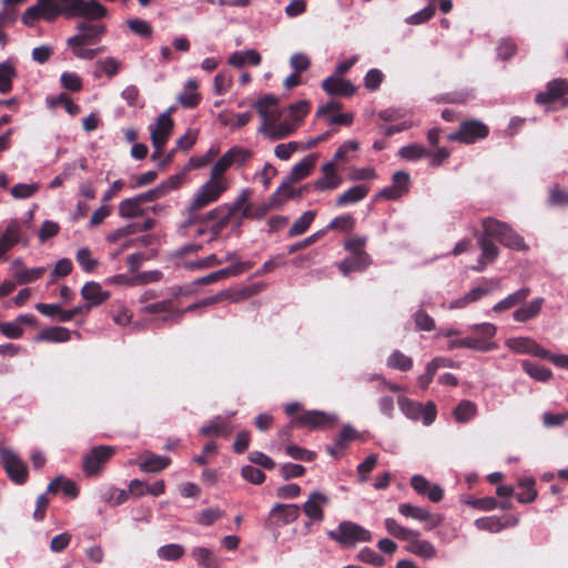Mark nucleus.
Returning a JSON list of instances; mask_svg holds the SVG:
<instances>
[{
	"instance_id": "55",
	"label": "nucleus",
	"mask_w": 568,
	"mask_h": 568,
	"mask_svg": "<svg viewBox=\"0 0 568 568\" xmlns=\"http://www.w3.org/2000/svg\"><path fill=\"white\" fill-rule=\"evenodd\" d=\"M185 554L183 546L179 544H169L158 549V556L163 560H178Z\"/></svg>"
},
{
	"instance_id": "13",
	"label": "nucleus",
	"mask_w": 568,
	"mask_h": 568,
	"mask_svg": "<svg viewBox=\"0 0 568 568\" xmlns=\"http://www.w3.org/2000/svg\"><path fill=\"white\" fill-rule=\"evenodd\" d=\"M114 454L112 446L100 445L93 447L83 456L82 470L88 477L97 476Z\"/></svg>"
},
{
	"instance_id": "49",
	"label": "nucleus",
	"mask_w": 568,
	"mask_h": 568,
	"mask_svg": "<svg viewBox=\"0 0 568 568\" xmlns=\"http://www.w3.org/2000/svg\"><path fill=\"white\" fill-rule=\"evenodd\" d=\"M230 156L224 153L211 169L210 180L215 182H227L224 173L231 168Z\"/></svg>"
},
{
	"instance_id": "56",
	"label": "nucleus",
	"mask_w": 568,
	"mask_h": 568,
	"mask_svg": "<svg viewBox=\"0 0 568 568\" xmlns=\"http://www.w3.org/2000/svg\"><path fill=\"white\" fill-rule=\"evenodd\" d=\"M129 29L141 38H150L153 34L152 26L142 19L133 18L126 21Z\"/></svg>"
},
{
	"instance_id": "31",
	"label": "nucleus",
	"mask_w": 568,
	"mask_h": 568,
	"mask_svg": "<svg viewBox=\"0 0 568 568\" xmlns=\"http://www.w3.org/2000/svg\"><path fill=\"white\" fill-rule=\"evenodd\" d=\"M170 464V457L146 452L139 467L144 473H158L165 469Z\"/></svg>"
},
{
	"instance_id": "18",
	"label": "nucleus",
	"mask_w": 568,
	"mask_h": 568,
	"mask_svg": "<svg viewBox=\"0 0 568 568\" xmlns=\"http://www.w3.org/2000/svg\"><path fill=\"white\" fill-rule=\"evenodd\" d=\"M410 176L405 171H396L392 176V185L382 189L376 199L398 200L409 192Z\"/></svg>"
},
{
	"instance_id": "47",
	"label": "nucleus",
	"mask_w": 568,
	"mask_h": 568,
	"mask_svg": "<svg viewBox=\"0 0 568 568\" xmlns=\"http://www.w3.org/2000/svg\"><path fill=\"white\" fill-rule=\"evenodd\" d=\"M398 155L407 161H418L430 155V151L420 144H409L402 146Z\"/></svg>"
},
{
	"instance_id": "43",
	"label": "nucleus",
	"mask_w": 568,
	"mask_h": 568,
	"mask_svg": "<svg viewBox=\"0 0 568 568\" xmlns=\"http://www.w3.org/2000/svg\"><path fill=\"white\" fill-rule=\"evenodd\" d=\"M356 225V220L352 214H342L334 217L324 230L351 233Z\"/></svg>"
},
{
	"instance_id": "11",
	"label": "nucleus",
	"mask_w": 568,
	"mask_h": 568,
	"mask_svg": "<svg viewBox=\"0 0 568 568\" xmlns=\"http://www.w3.org/2000/svg\"><path fill=\"white\" fill-rule=\"evenodd\" d=\"M489 128L479 120H465L459 124V129L447 135L450 142H460L464 144H473L478 140L487 138Z\"/></svg>"
},
{
	"instance_id": "53",
	"label": "nucleus",
	"mask_w": 568,
	"mask_h": 568,
	"mask_svg": "<svg viewBox=\"0 0 568 568\" xmlns=\"http://www.w3.org/2000/svg\"><path fill=\"white\" fill-rule=\"evenodd\" d=\"M359 149V144L355 140L345 141L335 152L332 163L338 165L339 163H347L349 158L347 154L349 152H355Z\"/></svg>"
},
{
	"instance_id": "9",
	"label": "nucleus",
	"mask_w": 568,
	"mask_h": 568,
	"mask_svg": "<svg viewBox=\"0 0 568 568\" xmlns=\"http://www.w3.org/2000/svg\"><path fill=\"white\" fill-rule=\"evenodd\" d=\"M535 103L538 105L560 104L561 108L568 106V81L557 78L546 84L544 91L535 97Z\"/></svg>"
},
{
	"instance_id": "46",
	"label": "nucleus",
	"mask_w": 568,
	"mask_h": 568,
	"mask_svg": "<svg viewBox=\"0 0 568 568\" xmlns=\"http://www.w3.org/2000/svg\"><path fill=\"white\" fill-rule=\"evenodd\" d=\"M39 339L54 343L67 342L70 339V331L61 326L44 328L39 333Z\"/></svg>"
},
{
	"instance_id": "22",
	"label": "nucleus",
	"mask_w": 568,
	"mask_h": 568,
	"mask_svg": "<svg viewBox=\"0 0 568 568\" xmlns=\"http://www.w3.org/2000/svg\"><path fill=\"white\" fill-rule=\"evenodd\" d=\"M329 503V498L321 493L313 491L310 494L308 499L303 504L301 510L310 518V523H306V526H310L313 521L320 523L324 519L323 506Z\"/></svg>"
},
{
	"instance_id": "48",
	"label": "nucleus",
	"mask_w": 568,
	"mask_h": 568,
	"mask_svg": "<svg viewBox=\"0 0 568 568\" xmlns=\"http://www.w3.org/2000/svg\"><path fill=\"white\" fill-rule=\"evenodd\" d=\"M191 555L203 568H217L216 558L209 548L195 547Z\"/></svg>"
},
{
	"instance_id": "15",
	"label": "nucleus",
	"mask_w": 568,
	"mask_h": 568,
	"mask_svg": "<svg viewBox=\"0 0 568 568\" xmlns=\"http://www.w3.org/2000/svg\"><path fill=\"white\" fill-rule=\"evenodd\" d=\"M0 458L8 477L18 485L27 481L28 469L22 459L11 449L1 448Z\"/></svg>"
},
{
	"instance_id": "17",
	"label": "nucleus",
	"mask_w": 568,
	"mask_h": 568,
	"mask_svg": "<svg viewBox=\"0 0 568 568\" xmlns=\"http://www.w3.org/2000/svg\"><path fill=\"white\" fill-rule=\"evenodd\" d=\"M254 267V262H245V263H235L231 264L230 266L225 268H221L219 271L212 272L205 276L199 277L194 281L195 285H210L220 281H223L225 278L241 275Z\"/></svg>"
},
{
	"instance_id": "35",
	"label": "nucleus",
	"mask_w": 568,
	"mask_h": 568,
	"mask_svg": "<svg viewBox=\"0 0 568 568\" xmlns=\"http://www.w3.org/2000/svg\"><path fill=\"white\" fill-rule=\"evenodd\" d=\"M542 303H544V298L538 297V298L530 301L529 303L524 304L523 306H520L519 308H517L514 312V314H513L514 320L516 322L524 323V322H527V321L536 317L541 311Z\"/></svg>"
},
{
	"instance_id": "29",
	"label": "nucleus",
	"mask_w": 568,
	"mask_h": 568,
	"mask_svg": "<svg viewBox=\"0 0 568 568\" xmlns=\"http://www.w3.org/2000/svg\"><path fill=\"white\" fill-rule=\"evenodd\" d=\"M372 264L369 254L352 255L345 257L339 264L338 270L344 276H348L353 272H363Z\"/></svg>"
},
{
	"instance_id": "38",
	"label": "nucleus",
	"mask_w": 568,
	"mask_h": 568,
	"mask_svg": "<svg viewBox=\"0 0 568 568\" xmlns=\"http://www.w3.org/2000/svg\"><path fill=\"white\" fill-rule=\"evenodd\" d=\"M230 433L231 427L229 423L221 416L213 418L210 423L202 426L200 429V434L203 436L226 437L230 435Z\"/></svg>"
},
{
	"instance_id": "42",
	"label": "nucleus",
	"mask_w": 568,
	"mask_h": 568,
	"mask_svg": "<svg viewBox=\"0 0 568 568\" xmlns=\"http://www.w3.org/2000/svg\"><path fill=\"white\" fill-rule=\"evenodd\" d=\"M535 479L532 477L521 478L518 483L520 491L516 494V498L519 503L527 504L531 503L537 497V490L535 489Z\"/></svg>"
},
{
	"instance_id": "58",
	"label": "nucleus",
	"mask_w": 568,
	"mask_h": 568,
	"mask_svg": "<svg viewBox=\"0 0 568 568\" xmlns=\"http://www.w3.org/2000/svg\"><path fill=\"white\" fill-rule=\"evenodd\" d=\"M499 287V281L498 280H489L486 282V285L477 286L470 290L466 295L470 303L476 302L480 300L483 296L489 294L493 290H496Z\"/></svg>"
},
{
	"instance_id": "40",
	"label": "nucleus",
	"mask_w": 568,
	"mask_h": 568,
	"mask_svg": "<svg viewBox=\"0 0 568 568\" xmlns=\"http://www.w3.org/2000/svg\"><path fill=\"white\" fill-rule=\"evenodd\" d=\"M129 498V493L125 489H120L114 486H108L100 490V499L111 506H118L125 503Z\"/></svg>"
},
{
	"instance_id": "64",
	"label": "nucleus",
	"mask_w": 568,
	"mask_h": 568,
	"mask_svg": "<svg viewBox=\"0 0 568 568\" xmlns=\"http://www.w3.org/2000/svg\"><path fill=\"white\" fill-rule=\"evenodd\" d=\"M357 558L366 564L373 565L375 567H382L385 564V559L376 552L374 549L364 547L359 550Z\"/></svg>"
},
{
	"instance_id": "30",
	"label": "nucleus",
	"mask_w": 568,
	"mask_h": 568,
	"mask_svg": "<svg viewBox=\"0 0 568 568\" xmlns=\"http://www.w3.org/2000/svg\"><path fill=\"white\" fill-rule=\"evenodd\" d=\"M516 518H503L496 516H486L475 520V526L479 530H486L489 532H498L501 529L517 524Z\"/></svg>"
},
{
	"instance_id": "19",
	"label": "nucleus",
	"mask_w": 568,
	"mask_h": 568,
	"mask_svg": "<svg viewBox=\"0 0 568 568\" xmlns=\"http://www.w3.org/2000/svg\"><path fill=\"white\" fill-rule=\"evenodd\" d=\"M235 215L236 214L229 207V204H223L203 215V220L199 223L203 224L206 221H214V224L211 226V240H215L227 226V224L235 217Z\"/></svg>"
},
{
	"instance_id": "60",
	"label": "nucleus",
	"mask_w": 568,
	"mask_h": 568,
	"mask_svg": "<svg viewBox=\"0 0 568 568\" xmlns=\"http://www.w3.org/2000/svg\"><path fill=\"white\" fill-rule=\"evenodd\" d=\"M60 82L65 90L71 92H79L83 88L82 79L75 72H63Z\"/></svg>"
},
{
	"instance_id": "5",
	"label": "nucleus",
	"mask_w": 568,
	"mask_h": 568,
	"mask_svg": "<svg viewBox=\"0 0 568 568\" xmlns=\"http://www.w3.org/2000/svg\"><path fill=\"white\" fill-rule=\"evenodd\" d=\"M229 189V182H215L207 180L195 193L193 200L189 204L186 212L187 217L182 223L183 230L189 229L192 225L203 220V215L199 211L216 202L221 195Z\"/></svg>"
},
{
	"instance_id": "27",
	"label": "nucleus",
	"mask_w": 568,
	"mask_h": 568,
	"mask_svg": "<svg viewBox=\"0 0 568 568\" xmlns=\"http://www.w3.org/2000/svg\"><path fill=\"white\" fill-rule=\"evenodd\" d=\"M369 191H371V187L368 185H365V184L354 185V186L349 187L348 190H346L345 192L341 193L335 199V206L336 207H345L348 205L356 204V203L363 201L368 195Z\"/></svg>"
},
{
	"instance_id": "26",
	"label": "nucleus",
	"mask_w": 568,
	"mask_h": 568,
	"mask_svg": "<svg viewBox=\"0 0 568 568\" xmlns=\"http://www.w3.org/2000/svg\"><path fill=\"white\" fill-rule=\"evenodd\" d=\"M81 295L85 304L82 306H88V313L92 307L99 306L109 300L110 293L104 291L102 286L98 282H88L81 288Z\"/></svg>"
},
{
	"instance_id": "63",
	"label": "nucleus",
	"mask_w": 568,
	"mask_h": 568,
	"mask_svg": "<svg viewBox=\"0 0 568 568\" xmlns=\"http://www.w3.org/2000/svg\"><path fill=\"white\" fill-rule=\"evenodd\" d=\"M366 243V236H353L345 241L344 250L349 252L352 255L367 254L364 250Z\"/></svg>"
},
{
	"instance_id": "51",
	"label": "nucleus",
	"mask_w": 568,
	"mask_h": 568,
	"mask_svg": "<svg viewBox=\"0 0 568 568\" xmlns=\"http://www.w3.org/2000/svg\"><path fill=\"white\" fill-rule=\"evenodd\" d=\"M75 260L87 273H92L99 266V261L92 257V253L88 247L78 250Z\"/></svg>"
},
{
	"instance_id": "12",
	"label": "nucleus",
	"mask_w": 568,
	"mask_h": 568,
	"mask_svg": "<svg viewBox=\"0 0 568 568\" xmlns=\"http://www.w3.org/2000/svg\"><path fill=\"white\" fill-rule=\"evenodd\" d=\"M400 410L413 420H422L425 426L433 424L437 416V409L433 402L423 405L420 403L402 397L398 399Z\"/></svg>"
},
{
	"instance_id": "28",
	"label": "nucleus",
	"mask_w": 568,
	"mask_h": 568,
	"mask_svg": "<svg viewBox=\"0 0 568 568\" xmlns=\"http://www.w3.org/2000/svg\"><path fill=\"white\" fill-rule=\"evenodd\" d=\"M21 237V225L17 220H12L6 227L0 237V258H2Z\"/></svg>"
},
{
	"instance_id": "24",
	"label": "nucleus",
	"mask_w": 568,
	"mask_h": 568,
	"mask_svg": "<svg viewBox=\"0 0 568 568\" xmlns=\"http://www.w3.org/2000/svg\"><path fill=\"white\" fill-rule=\"evenodd\" d=\"M410 486L420 496H426L432 503H439L444 498V490L437 484H432L423 475H414Z\"/></svg>"
},
{
	"instance_id": "45",
	"label": "nucleus",
	"mask_w": 568,
	"mask_h": 568,
	"mask_svg": "<svg viewBox=\"0 0 568 568\" xmlns=\"http://www.w3.org/2000/svg\"><path fill=\"white\" fill-rule=\"evenodd\" d=\"M292 184H294V182H290V179L286 178V180L272 194L270 199L272 206H281L286 201L294 199V187Z\"/></svg>"
},
{
	"instance_id": "34",
	"label": "nucleus",
	"mask_w": 568,
	"mask_h": 568,
	"mask_svg": "<svg viewBox=\"0 0 568 568\" xmlns=\"http://www.w3.org/2000/svg\"><path fill=\"white\" fill-rule=\"evenodd\" d=\"M143 203L138 196L124 199L119 204V215L123 219H134L145 214Z\"/></svg>"
},
{
	"instance_id": "2",
	"label": "nucleus",
	"mask_w": 568,
	"mask_h": 568,
	"mask_svg": "<svg viewBox=\"0 0 568 568\" xmlns=\"http://www.w3.org/2000/svg\"><path fill=\"white\" fill-rule=\"evenodd\" d=\"M497 327L491 323H481L471 327V333L465 337H457L462 332L455 328L440 327L436 338L449 337L447 351L466 348L475 352H490L497 348L494 337Z\"/></svg>"
},
{
	"instance_id": "57",
	"label": "nucleus",
	"mask_w": 568,
	"mask_h": 568,
	"mask_svg": "<svg viewBox=\"0 0 568 568\" xmlns=\"http://www.w3.org/2000/svg\"><path fill=\"white\" fill-rule=\"evenodd\" d=\"M285 454L292 459L302 462H312L316 457L315 452L305 449L295 444L287 445L285 448Z\"/></svg>"
},
{
	"instance_id": "44",
	"label": "nucleus",
	"mask_w": 568,
	"mask_h": 568,
	"mask_svg": "<svg viewBox=\"0 0 568 568\" xmlns=\"http://www.w3.org/2000/svg\"><path fill=\"white\" fill-rule=\"evenodd\" d=\"M17 75V70L10 62L0 63V93L7 94L12 90V81Z\"/></svg>"
},
{
	"instance_id": "20",
	"label": "nucleus",
	"mask_w": 568,
	"mask_h": 568,
	"mask_svg": "<svg viewBox=\"0 0 568 568\" xmlns=\"http://www.w3.org/2000/svg\"><path fill=\"white\" fill-rule=\"evenodd\" d=\"M173 119L170 111L159 115L155 125H151V141L154 149L165 148V144L173 130Z\"/></svg>"
},
{
	"instance_id": "16",
	"label": "nucleus",
	"mask_w": 568,
	"mask_h": 568,
	"mask_svg": "<svg viewBox=\"0 0 568 568\" xmlns=\"http://www.w3.org/2000/svg\"><path fill=\"white\" fill-rule=\"evenodd\" d=\"M398 513L406 518H413L425 523V529L427 530L436 528L443 520L440 515L432 514L427 508L415 506L409 503L399 504Z\"/></svg>"
},
{
	"instance_id": "36",
	"label": "nucleus",
	"mask_w": 568,
	"mask_h": 568,
	"mask_svg": "<svg viewBox=\"0 0 568 568\" xmlns=\"http://www.w3.org/2000/svg\"><path fill=\"white\" fill-rule=\"evenodd\" d=\"M475 235L477 236L478 245L481 250V258L486 260L488 263H494L495 260L499 255V248L498 246L493 242V237L489 235H486V232L483 230L481 234H478V232H475Z\"/></svg>"
},
{
	"instance_id": "10",
	"label": "nucleus",
	"mask_w": 568,
	"mask_h": 568,
	"mask_svg": "<svg viewBox=\"0 0 568 568\" xmlns=\"http://www.w3.org/2000/svg\"><path fill=\"white\" fill-rule=\"evenodd\" d=\"M300 515L301 507L296 504H275L264 521V527L268 530H277L296 521Z\"/></svg>"
},
{
	"instance_id": "41",
	"label": "nucleus",
	"mask_w": 568,
	"mask_h": 568,
	"mask_svg": "<svg viewBox=\"0 0 568 568\" xmlns=\"http://www.w3.org/2000/svg\"><path fill=\"white\" fill-rule=\"evenodd\" d=\"M316 212L315 211H306L304 212L291 226L288 230L287 236L288 237H296L298 235L304 234L315 220Z\"/></svg>"
},
{
	"instance_id": "4",
	"label": "nucleus",
	"mask_w": 568,
	"mask_h": 568,
	"mask_svg": "<svg viewBox=\"0 0 568 568\" xmlns=\"http://www.w3.org/2000/svg\"><path fill=\"white\" fill-rule=\"evenodd\" d=\"M277 103V98L272 94H266L253 104V108L262 118L260 131L274 141L291 135L298 126V124L293 120L280 122L282 114L276 109Z\"/></svg>"
},
{
	"instance_id": "37",
	"label": "nucleus",
	"mask_w": 568,
	"mask_h": 568,
	"mask_svg": "<svg viewBox=\"0 0 568 568\" xmlns=\"http://www.w3.org/2000/svg\"><path fill=\"white\" fill-rule=\"evenodd\" d=\"M530 294V290L528 287H523L511 294H509L504 300L499 301L494 305L493 311L496 313H500L507 310H510L521 302H524Z\"/></svg>"
},
{
	"instance_id": "54",
	"label": "nucleus",
	"mask_w": 568,
	"mask_h": 568,
	"mask_svg": "<svg viewBox=\"0 0 568 568\" xmlns=\"http://www.w3.org/2000/svg\"><path fill=\"white\" fill-rule=\"evenodd\" d=\"M454 417L457 422L466 423L469 422L476 414V406L469 400H463L454 409Z\"/></svg>"
},
{
	"instance_id": "8",
	"label": "nucleus",
	"mask_w": 568,
	"mask_h": 568,
	"mask_svg": "<svg viewBox=\"0 0 568 568\" xmlns=\"http://www.w3.org/2000/svg\"><path fill=\"white\" fill-rule=\"evenodd\" d=\"M327 536L342 547H353L357 542L372 540V532L363 526L353 521H342L336 529L328 530Z\"/></svg>"
},
{
	"instance_id": "7",
	"label": "nucleus",
	"mask_w": 568,
	"mask_h": 568,
	"mask_svg": "<svg viewBox=\"0 0 568 568\" xmlns=\"http://www.w3.org/2000/svg\"><path fill=\"white\" fill-rule=\"evenodd\" d=\"M481 227L486 232V235L491 236L508 248L515 251H527L529 248L524 237L514 231L506 222L495 217H485L481 221Z\"/></svg>"
},
{
	"instance_id": "33",
	"label": "nucleus",
	"mask_w": 568,
	"mask_h": 568,
	"mask_svg": "<svg viewBox=\"0 0 568 568\" xmlns=\"http://www.w3.org/2000/svg\"><path fill=\"white\" fill-rule=\"evenodd\" d=\"M175 311L176 310H174V304L171 300L148 304L142 308V312L145 314L165 313L166 315L161 318L163 322H176V315L174 314Z\"/></svg>"
},
{
	"instance_id": "39",
	"label": "nucleus",
	"mask_w": 568,
	"mask_h": 568,
	"mask_svg": "<svg viewBox=\"0 0 568 568\" xmlns=\"http://www.w3.org/2000/svg\"><path fill=\"white\" fill-rule=\"evenodd\" d=\"M197 82L195 80H189L184 87V91L178 97V101L184 108L193 109L200 101L201 95L196 92Z\"/></svg>"
},
{
	"instance_id": "23",
	"label": "nucleus",
	"mask_w": 568,
	"mask_h": 568,
	"mask_svg": "<svg viewBox=\"0 0 568 568\" xmlns=\"http://www.w3.org/2000/svg\"><path fill=\"white\" fill-rule=\"evenodd\" d=\"M505 345L511 353L527 355H552L550 352L541 347L535 339L530 337H513L505 342Z\"/></svg>"
},
{
	"instance_id": "59",
	"label": "nucleus",
	"mask_w": 568,
	"mask_h": 568,
	"mask_svg": "<svg viewBox=\"0 0 568 568\" xmlns=\"http://www.w3.org/2000/svg\"><path fill=\"white\" fill-rule=\"evenodd\" d=\"M224 511L219 508H207L195 515V520L202 526H211L214 521L221 519Z\"/></svg>"
},
{
	"instance_id": "21",
	"label": "nucleus",
	"mask_w": 568,
	"mask_h": 568,
	"mask_svg": "<svg viewBox=\"0 0 568 568\" xmlns=\"http://www.w3.org/2000/svg\"><path fill=\"white\" fill-rule=\"evenodd\" d=\"M322 175L312 183V186L317 192L332 191L337 189L343 183V178L337 172V165L332 162H326L321 166Z\"/></svg>"
},
{
	"instance_id": "3",
	"label": "nucleus",
	"mask_w": 568,
	"mask_h": 568,
	"mask_svg": "<svg viewBox=\"0 0 568 568\" xmlns=\"http://www.w3.org/2000/svg\"><path fill=\"white\" fill-rule=\"evenodd\" d=\"M77 34L68 38L67 45L72 50L75 58L81 60H93L104 51V47L88 49L87 45L98 44L106 34V26L100 20L81 19L75 24Z\"/></svg>"
},
{
	"instance_id": "14",
	"label": "nucleus",
	"mask_w": 568,
	"mask_h": 568,
	"mask_svg": "<svg viewBox=\"0 0 568 568\" xmlns=\"http://www.w3.org/2000/svg\"><path fill=\"white\" fill-rule=\"evenodd\" d=\"M337 423V416L323 410L312 409L293 418V425L297 428L310 430L332 428Z\"/></svg>"
},
{
	"instance_id": "32",
	"label": "nucleus",
	"mask_w": 568,
	"mask_h": 568,
	"mask_svg": "<svg viewBox=\"0 0 568 568\" xmlns=\"http://www.w3.org/2000/svg\"><path fill=\"white\" fill-rule=\"evenodd\" d=\"M316 165V155L311 154L305 156L301 162L295 164L290 174L287 175V179H290V182H298L305 178H307L312 171L314 170Z\"/></svg>"
},
{
	"instance_id": "1",
	"label": "nucleus",
	"mask_w": 568,
	"mask_h": 568,
	"mask_svg": "<svg viewBox=\"0 0 568 568\" xmlns=\"http://www.w3.org/2000/svg\"><path fill=\"white\" fill-rule=\"evenodd\" d=\"M21 17L24 26L34 27L37 21L43 19L53 22L59 17L67 19L101 20L108 16V9L98 1L87 0H37Z\"/></svg>"
},
{
	"instance_id": "6",
	"label": "nucleus",
	"mask_w": 568,
	"mask_h": 568,
	"mask_svg": "<svg viewBox=\"0 0 568 568\" xmlns=\"http://www.w3.org/2000/svg\"><path fill=\"white\" fill-rule=\"evenodd\" d=\"M385 529L393 537L406 541V550L424 559H432L436 557L437 550L434 545L428 540H420L419 531L406 528L399 525L394 518H386L384 520Z\"/></svg>"
},
{
	"instance_id": "62",
	"label": "nucleus",
	"mask_w": 568,
	"mask_h": 568,
	"mask_svg": "<svg viewBox=\"0 0 568 568\" xmlns=\"http://www.w3.org/2000/svg\"><path fill=\"white\" fill-rule=\"evenodd\" d=\"M321 253L317 250H313L307 254L295 256L291 263L298 268H307L320 262Z\"/></svg>"
},
{
	"instance_id": "25",
	"label": "nucleus",
	"mask_w": 568,
	"mask_h": 568,
	"mask_svg": "<svg viewBox=\"0 0 568 568\" xmlns=\"http://www.w3.org/2000/svg\"><path fill=\"white\" fill-rule=\"evenodd\" d=\"M322 89L329 95H338L344 98L353 97L357 88L346 79L341 77H328L323 80Z\"/></svg>"
},
{
	"instance_id": "50",
	"label": "nucleus",
	"mask_w": 568,
	"mask_h": 568,
	"mask_svg": "<svg viewBox=\"0 0 568 568\" xmlns=\"http://www.w3.org/2000/svg\"><path fill=\"white\" fill-rule=\"evenodd\" d=\"M523 368L530 377L539 382H546L551 376V372L549 368L531 363L529 361L523 362Z\"/></svg>"
},
{
	"instance_id": "52",
	"label": "nucleus",
	"mask_w": 568,
	"mask_h": 568,
	"mask_svg": "<svg viewBox=\"0 0 568 568\" xmlns=\"http://www.w3.org/2000/svg\"><path fill=\"white\" fill-rule=\"evenodd\" d=\"M44 272V267L22 268L16 272L14 278L18 284L23 285L39 280Z\"/></svg>"
},
{
	"instance_id": "61",
	"label": "nucleus",
	"mask_w": 568,
	"mask_h": 568,
	"mask_svg": "<svg viewBox=\"0 0 568 568\" xmlns=\"http://www.w3.org/2000/svg\"><path fill=\"white\" fill-rule=\"evenodd\" d=\"M230 156L231 165H243L245 164L252 156L253 152L248 149H244L241 146H233L227 151Z\"/></svg>"
}]
</instances>
